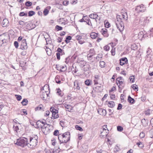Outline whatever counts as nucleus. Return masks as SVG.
<instances>
[{
  "instance_id": "obj_3",
  "label": "nucleus",
  "mask_w": 153,
  "mask_h": 153,
  "mask_svg": "<svg viewBox=\"0 0 153 153\" xmlns=\"http://www.w3.org/2000/svg\"><path fill=\"white\" fill-rule=\"evenodd\" d=\"M121 18L122 16L120 15H117L116 18L117 21H115V24L117 28L120 32H122L124 30V26L122 22Z\"/></svg>"
},
{
  "instance_id": "obj_18",
  "label": "nucleus",
  "mask_w": 153,
  "mask_h": 153,
  "mask_svg": "<svg viewBox=\"0 0 153 153\" xmlns=\"http://www.w3.org/2000/svg\"><path fill=\"white\" fill-rule=\"evenodd\" d=\"M19 126L20 125H13V130L17 133L18 132H19Z\"/></svg>"
},
{
  "instance_id": "obj_26",
  "label": "nucleus",
  "mask_w": 153,
  "mask_h": 153,
  "mask_svg": "<svg viewBox=\"0 0 153 153\" xmlns=\"http://www.w3.org/2000/svg\"><path fill=\"white\" fill-rule=\"evenodd\" d=\"M89 16L91 18L97 19V18L98 17V15L97 14H91L89 15Z\"/></svg>"
},
{
  "instance_id": "obj_49",
  "label": "nucleus",
  "mask_w": 153,
  "mask_h": 153,
  "mask_svg": "<svg viewBox=\"0 0 153 153\" xmlns=\"http://www.w3.org/2000/svg\"><path fill=\"white\" fill-rule=\"evenodd\" d=\"M15 96L18 101H20L21 100L22 97L21 95L16 94Z\"/></svg>"
},
{
  "instance_id": "obj_31",
  "label": "nucleus",
  "mask_w": 153,
  "mask_h": 153,
  "mask_svg": "<svg viewBox=\"0 0 153 153\" xmlns=\"http://www.w3.org/2000/svg\"><path fill=\"white\" fill-rule=\"evenodd\" d=\"M140 19H139V17H137L134 20V23L136 25L140 24Z\"/></svg>"
},
{
  "instance_id": "obj_36",
  "label": "nucleus",
  "mask_w": 153,
  "mask_h": 153,
  "mask_svg": "<svg viewBox=\"0 0 153 153\" xmlns=\"http://www.w3.org/2000/svg\"><path fill=\"white\" fill-rule=\"evenodd\" d=\"M59 76H57L55 78V80L56 82L58 84H60L61 83V81L59 79Z\"/></svg>"
},
{
  "instance_id": "obj_10",
  "label": "nucleus",
  "mask_w": 153,
  "mask_h": 153,
  "mask_svg": "<svg viewBox=\"0 0 153 153\" xmlns=\"http://www.w3.org/2000/svg\"><path fill=\"white\" fill-rule=\"evenodd\" d=\"M120 63L121 65H123L125 63H127L128 62V59L126 57L121 58L120 60Z\"/></svg>"
},
{
  "instance_id": "obj_41",
  "label": "nucleus",
  "mask_w": 153,
  "mask_h": 153,
  "mask_svg": "<svg viewBox=\"0 0 153 153\" xmlns=\"http://www.w3.org/2000/svg\"><path fill=\"white\" fill-rule=\"evenodd\" d=\"M57 90V93L58 94V95L59 96L62 97L63 96V94L62 93H61L60 92L61 91V90L59 88H58L56 89Z\"/></svg>"
},
{
  "instance_id": "obj_35",
  "label": "nucleus",
  "mask_w": 153,
  "mask_h": 153,
  "mask_svg": "<svg viewBox=\"0 0 153 153\" xmlns=\"http://www.w3.org/2000/svg\"><path fill=\"white\" fill-rule=\"evenodd\" d=\"M95 52L94 49H91L90 50L89 54H91L94 56L95 54Z\"/></svg>"
},
{
  "instance_id": "obj_52",
  "label": "nucleus",
  "mask_w": 153,
  "mask_h": 153,
  "mask_svg": "<svg viewBox=\"0 0 153 153\" xmlns=\"http://www.w3.org/2000/svg\"><path fill=\"white\" fill-rule=\"evenodd\" d=\"M117 131H121L123 130V128L120 126H117Z\"/></svg>"
},
{
  "instance_id": "obj_24",
  "label": "nucleus",
  "mask_w": 153,
  "mask_h": 153,
  "mask_svg": "<svg viewBox=\"0 0 153 153\" xmlns=\"http://www.w3.org/2000/svg\"><path fill=\"white\" fill-rule=\"evenodd\" d=\"M128 101L130 103L133 104L134 102V100L131 98L130 95L128 97Z\"/></svg>"
},
{
  "instance_id": "obj_61",
  "label": "nucleus",
  "mask_w": 153,
  "mask_h": 153,
  "mask_svg": "<svg viewBox=\"0 0 153 153\" xmlns=\"http://www.w3.org/2000/svg\"><path fill=\"white\" fill-rule=\"evenodd\" d=\"M145 136V133L143 132H141L140 134V137L141 138H143Z\"/></svg>"
},
{
  "instance_id": "obj_2",
  "label": "nucleus",
  "mask_w": 153,
  "mask_h": 153,
  "mask_svg": "<svg viewBox=\"0 0 153 153\" xmlns=\"http://www.w3.org/2000/svg\"><path fill=\"white\" fill-rule=\"evenodd\" d=\"M28 139V147L30 148H33L35 147L38 143V137L37 135L27 138Z\"/></svg>"
},
{
  "instance_id": "obj_51",
  "label": "nucleus",
  "mask_w": 153,
  "mask_h": 153,
  "mask_svg": "<svg viewBox=\"0 0 153 153\" xmlns=\"http://www.w3.org/2000/svg\"><path fill=\"white\" fill-rule=\"evenodd\" d=\"M19 15L20 16H27V13H25L24 12H21L19 13Z\"/></svg>"
},
{
  "instance_id": "obj_50",
  "label": "nucleus",
  "mask_w": 153,
  "mask_h": 153,
  "mask_svg": "<svg viewBox=\"0 0 153 153\" xmlns=\"http://www.w3.org/2000/svg\"><path fill=\"white\" fill-rule=\"evenodd\" d=\"M55 28L57 31L61 30L62 29V27L58 25H56V26Z\"/></svg>"
},
{
  "instance_id": "obj_45",
  "label": "nucleus",
  "mask_w": 153,
  "mask_h": 153,
  "mask_svg": "<svg viewBox=\"0 0 153 153\" xmlns=\"http://www.w3.org/2000/svg\"><path fill=\"white\" fill-rule=\"evenodd\" d=\"M25 5L27 7H30L32 5V3L30 1H27L25 2Z\"/></svg>"
},
{
  "instance_id": "obj_21",
  "label": "nucleus",
  "mask_w": 153,
  "mask_h": 153,
  "mask_svg": "<svg viewBox=\"0 0 153 153\" xmlns=\"http://www.w3.org/2000/svg\"><path fill=\"white\" fill-rule=\"evenodd\" d=\"M36 125L38 128H44L42 124L41 123V121L38 120L36 122Z\"/></svg>"
},
{
  "instance_id": "obj_42",
  "label": "nucleus",
  "mask_w": 153,
  "mask_h": 153,
  "mask_svg": "<svg viewBox=\"0 0 153 153\" xmlns=\"http://www.w3.org/2000/svg\"><path fill=\"white\" fill-rule=\"evenodd\" d=\"M137 48V47L135 44H133L131 45V49L132 50H135Z\"/></svg>"
},
{
  "instance_id": "obj_58",
  "label": "nucleus",
  "mask_w": 153,
  "mask_h": 153,
  "mask_svg": "<svg viewBox=\"0 0 153 153\" xmlns=\"http://www.w3.org/2000/svg\"><path fill=\"white\" fill-rule=\"evenodd\" d=\"M132 88L134 90L137 89L138 88L137 86L136 85H133L131 86Z\"/></svg>"
},
{
  "instance_id": "obj_14",
  "label": "nucleus",
  "mask_w": 153,
  "mask_h": 153,
  "mask_svg": "<svg viewBox=\"0 0 153 153\" xmlns=\"http://www.w3.org/2000/svg\"><path fill=\"white\" fill-rule=\"evenodd\" d=\"M51 8V7L48 6L44 9L43 11V13L45 16H46L49 13V11L50 10Z\"/></svg>"
},
{
  "instance_id": "obj_39",
  "label": "nucleus",
  "mask_w": 153,
  "mask_h": 153,
  "mask_svg": "<svg viewBox=\"0 0 153 153\" xmlns=\"http://www.w3.org/2000/svg\"><path fill=\"white\" fill-rule=\"evenodd\" d=\"M66 70V68L64 66H60V69L59 70L60 72L65 71Z\"/></svg>"
},
{
  "instance_id": "obj_28",
  "label": "nucleus",
  "mask_w": 153,
  "mask_h": 153,
  "mask_svg": "<svg viewBox=\"0 0 153 153\" xmlns=\"http://www.w3.org/2000/svg\"><path fill=\"white\" fill-rule=\"evenodd\" d=\"M64 106L68 111H70L71 110L72 107L69 105L65 104L64 105Z\"/></svg>"
},
{
  "instance_id": "obj_15",
  "label": "nucleus",
  "mask_w": 153,
  "mask_h": 153,
  "mask_svg": "<svg viewBox=\"0 0 153 153\" xmlns=\"http://www.w3.org/2000/svg\"><path fill=\"white\" fill-rule=\"evenodd\" d=\"M100 131V136L103 138L106 136L108 134V131H107L101 130Z\"/></svg>"
},
{
  "instance_id": "obj_11",
  "label": "nucleus",
  "mask_w": 153,
  "mask_h": 153,
  "mask_svg": "<svg viewBox=\"0 0 153 153\" xmlns=\"http://www.w3.org/2000/svg\"><path fill=\"white\" fill-rule=\"evenodd\" d=\"M48 94L46 91L43 92L41 94L40 97L43 100H46V98L48 97Z\"/></svg>"
},
{
  "instance_id": "obj_32",
  "label": "nucleus",
  "mask_w": 153,
  "mask_h": 153,
  "mask_svg": "<svg viewBox=\"0 0 153 153\" xmlns=\"http://www.w3.org/2000/svg\"><path fill=\"white\" fill-rule=\"evenodd\" d=\"M71 39V37L70 36H68L66 38L65 42L66 44H68L70 42V40Z\"/></svg>"
},
{
  "instance_id": "obj_27",
  "label": "nucleus",
  "mask_w": 153,
  "mask_h": 153,
  "mask_svg": "<svg viewBox=\"0 0 153 153\" xmlns=\"http://www.w3.org/2000/svg\"><path fill=\"white\" fill-rule=\"evenodd\" d=\"M56 51L58 52V53H59L61 55L65 54L63 50L59 48H58Z\"/></svg>"
},
{
  "instance_id": "obj_64",
  "label": "nucleus",
  "mask_w": 153,
  "mask_h": 153,
  "mask_svg": "<svg viewBox=\"0 0 153 153\" xmlns=\"http://www.w3.org/2000/svg\"><path fill=\"white\" fill-rule=\"evenodd\" d=\"M149 33L150 35V36H153V28L151 29L150 30V32H149Z\"/></svg>"
},
{
  "instance_id": "obj_37",
  "label": "nucleus",
  "mask_w": 153,
  "mask_h": 153,
  "mask_svg": "<svg viewBox=\"0 0 153 153\" xmlns=\"http://www.w3.org/2000/svg\"><path fill=\"white\" fill-rule=\"evenodd\" d=\"M100 66L102 68H104L105 64V63L103 61H100Z\"/></svg>"
},
{
  "instance_id": "obj_29",
  "label": "nucleus",
  "mask_w": 153,
  "mask_h": 153,
  "mask_svg": "<svg viewBox=\"0 0 153 153\" xmlns=\"http://www.w3.org/2000/svg\"><path fill=\"white\" fill-rule=\"evenodd\" d=\"M108 105L109 107H113L115 105L113 101H110L108 102Z\"/></svg>"
},
{
  "instance_id": "obj_48",
  "label": "nucleus",
  "mask_w": 153,
  "mask_h": 153,
  "mask_svg": "<svg viewBox=\"0 0 153 153\" xmlns=\"http://www.w3.org/2000/svg\"><path fill=\"white\" fill-rule=\"evenodd\" d=\"M136 144L140 148H143L144 147V145L140 142L138 143H137Z\"/></svg>"
},
{
  "instance_id": "obj_43",
  "label": "nucleus",
  "mask_w": 153,
  "mask_h": 153,
  "mask_svg": "<svg viewBox=\"0 0 153 153\" xmlns=\"http://www.w3.org/2000/svg\"><path fill=\"white\" fill-rule=\"evenodd\" d=\"M35 13L33 11H29L28 13V16H31L34 15Z\"/></svg>"
},
{
  "instance_id": "obj_25",
  "label": "nucleus",
  "mask_w": 153,
  "mask_h": 153,
  "mask_svg": "<svg viewBox=\"0 0 153 153\" xmlns=\"http://www.w3.org/2000/svg\"><path fill=\"white\" fill-rule=\"evenodd\" d=\"M109 45H111L112 48V50L111 51V54L113 56H114L115 55V48L114 47V45H113V43H111Z\"/></svg>"
},
{
  "instance_id": "obj_5",
  "label": "nucleus",
  "mask_w": 153,
  "mask_h": 153,
  "mask_svg": "<svg viewBox=\"0 0 153 153\" xmlns=\"http://www.w3.org/2000/svg\"><path fill=\"white\" fill-rule=\"evenodd\" d=\"M20 47V48L23 50H26L27 49V46L26 39H23L21 41Z\"/></svg>"
},
{
  "instance_id": "obj_60",
  "label": "nucleus",
  "mask_w": 153,
  "mask_h": 153,
  "mask_svg": "<svg viewBox=\"0 0 153 153\" xmlns=\"http://www.w3.org/2000/svg\"><path fill=\"white\" fill-rule=\"evenodd\" d=\"M14 45L16 48H17L19 46V43L17 41H15L14 43Z\"/></svg>"
},
{
  "instance_id": "obj_47",
  "label": "nucleus",
  "mask_w": 153,
  "mask_h": 153,
  "mask_svg": "<svg viewBox=\"0 0 153 153\" xmlns=\"http://www.w3.org/2000/svg\"><path fill=\"white\" fill-rule=\"evenodd\" d=\"M93 55L90 54H88L87 55L88 60L89 61H91L92 59V57Z\"/></svg>"
},
{
  "instance_id": "obj_46",
  "label": "nucleus",
  "mask_w": 153,
  "mask_h": 153,
  "mask_svg": "<svg viewBox=\"0 0 153 153\" xmlns=\"http://www.w3.org/2000/svg\"><path fill=\"white\" fill-rule=\"evenodd\" d=\"M75 127L76 130H79L80 131H82L83 130L82 128L78 125H76Z\"/></svg>"
},
{
  "instance_id": "obj_12",
  "label": "nucleus",
  "mask_w": 153,
  "mask_h": 153,
  "mask_svg": "<svg viewBox=\"0 0 153 153\" xmlns=\"http://www.w3.org/2000/svg\"><path fill=\"white\" fill-rule=\"evenodd\" d=\"M97 111L99 114L102 115H105L106 114V111L102 108L98 109Z\"/></svg>"
},
{
  "instance_id": "obj_22",
  "label": "nucleus",
  "mask_w": 153,
  "mask_h": 153,
  "mask_svg": "<svg viewBox=\"0 0 153 153\" xmlns=\"http://www.w3.org/2000/svg\"><path fill=\"white\" fill-rule=\"evenodd\" d=\"M74 87L76 88L77 90H79L80 88V87L79 86L78 84V82L77 81H75L74 82Z\"/></svg>"
},
{
  "instance_id": "obj_4",
  "label": "nucleus",
  "mask_w": 153,
  "mask_h": 153,
  "mask_svg": "<svg viewBox=\"0 0 153 153\" xmlns=\"http://www.w3.org/2000/svg\"><path fill=\"white\" fill-rule=\"evenodd\" d=\"M28 139L24 137L23 138L19 139L17 140L16 142L15 143L17 145L24 147L26 146H28Z\"/></svg>"
},
{
  "instance_id": "obj_63",
  "label": "nucleus",
  "mask_w": 153,
  "mask_h": 153,
  "mask_svg": "<svg viewBox=\"0 0 153 153\" xmlns=\"http://www.w3.org/2000/svg\"><path fill=\"white\" fill-rule=\"evenodd\" d=\"M45 153H53L52 149H47L45 150Z\"/></svg>"
},
{
  "instance_id": "obj_19",
  "label": "nucleus",
  "mask_w": 153,
  "mask_h": 153,
  "mask_svg": "<svg viewBox=\"0 0 153 153\" xmlns=\"http://www.w3.org/2000/svg\"><path fill=\"white\" fill-rule=\"evenodd\" d=\"M9 23V21L7 19H4L2 22L3 27H6Z\"/></svg>"
},
{
  "instance_id": "obj_62",
  "label": "nucleus",
  "mask_w": 153,
  "mask_h": 153,
  "mask_svg": "<svg viewBox=\"0 0 153 153\" xmlns=\"http://www.w3.org/2000/svg\"><path fill=\"white\" fill-rule=\"evenodd\" d=\"M63 4L65 6L69 4V1L67 0H65L63 1Z\"/></svg>"
},
{
  "instance_id": "obj_16",
  "label": "nucleus",
  "mask_w": 153,
  "mask_h": 153,
  "mask_svg": "<svg viewBox=\"0 0 153 153\" xmlns=\"http://www.w3.org/2000/svg\"><path fill=\"white\" fill-rule=\"evenodd\" d=\"M98 36V34L94 32L90 33V36L92 39H95Z\"/></svg>"
},
{
  "instance_id": "obj_8",
  "label": "nucleus",
  "mask_w": 153,
  "mask_h": 153,
  "mask_svg": "<svg viewBox=\"0 0 153 153\" xmlns=\"http://www.w3.org/2000/svg\"><path fill=\"white\" fill-rule=\"evenodd\" d=\"M5 38L6 36L4 33L0 35V43L3 44L4 43H6Z\"/></svg>"
},
{
  "instance_id": "obj_7",
  "label": "nucleus",
  "mask_w": 153,
  "mask_h": 153,
  "mask_svg": "<svg viewBox=\"0 0 153 153\" xmlns=\"http://www.w3.org/2000/svg\"><path fill=\"white\" fill-rule=\"evenodd\" d=\"M115 91V86H113L111 90L109 91V94L110 95V98L113 100H114L115 94L114 92Z\"/></svg>"
},
{
  "instance_id": "obj_54",
  "label": "nucleus",
  "mask_w": 153,
  "mask_h": 153,
  "mask_svg": "<svg viewBox=\"0 0 153 153\" xmlns=\"http://www.w3.org/2000/svg\"><path fill=\"white\" fill-rule=\"evenodd\" d=\"M86 22L88 25H90L91 26H92V24L90 21L89 18H88V19H87V22Z\"/></svg>"
},
{
  "instance_id": "obj_44",
  "label": "nucleus",
  "mask_w": 153,
  "mask_h": 153,
  "mask_svg": "<svg viewBox=\"0 0 153 153\" xmlns=\"http://www.w3.org/2000/svg\"><path fill=\"white\" fill-rule=\"evenodd\" d=\"M13 125H20V124L17 121L16 119H14L13 120Z\"/></svg>"
},
{
  "instance_id": "obj_57",
  "label": "nucleus",
  "mask_w": 153,
  "mask_h": 153,
  "mask_svg": "<svg viewBox=\"0 0 153 153\" xmlns=\"http://www.w3.org/2000/svg\"><path fill=\"white\" fill-rule=\"evenodd\" d=\"M130 81H131L132 82H134L135 78L134 76H132L129 78Z\"/></svg>"
},
{
  "instance_id": "obj_6",
  "label": "nucleus",
  "mask_w": 153,
  "mask_h": 153,
  "mask_svg": "<svg viewBox=\"0 0 153 153\" xmlns=\"http://www.w3.org/2000/svg\"><path fill=\"white\" fill-rule=\"evenodd\" d=\"M135 10L138 12H143L145 10V8L143 4H141L140 5L137 6Z\"/></svg>"
},
{
  "instance_id": "obj_56",
  "label": "nucleus",
  "mask_w": 153,
  "mask_h": 153,
  "mask_svg": "<svg viewBox=\"0 0 153 153\" xmlns=\"http://www.w3.org/2000/svg\"><path fill=\"white\" fill-rule=\"evenodd\" d=\"M150 110L149 109H148L145 112V114L146 115H150Z\"/></svg>"
},
{
  "instance_id": "obj_38",
  "label": "nucleus",
  "mask_w": 153,
  "mask_h": 153,
  "mask_svg": "<svg viewBox=\"0 0 153 153\" xmlns=\"http://www.w3.org/2000/svg\"><path fill=\"white\" fill-rule=\"evenodd\" d=\"M122 17H123L125 20H127L128 18L127 13L126 12L123 14Z\"/></svg>"
},
{
  "instance_id": "obj_20",
  "label": "nucleus",
  "mask_w": 153,
  "mask_h": 153,
  "mask_svg": "<svg viewBox=\"0 0 153 153\" xmlns=\"http://www.w3.org/2000/svg\"><path fill=\"white\" fill-rule=\"evenodd\" d=\"M139 19H140V25H143L146 22V20L144 17H139Z\"/></svg>"
},
{
  "instance_id": "obj_33",
  "label": "nucleus",
  "mask_w": 153,
  "mask_h": 153,
  "mask_svg": "<svg viewBox=\"0 0 153 153\" xmlns=\"http://www.w3.org/2000/svg\"><path fill=\"white\" fill-rule=\"evenodd\" d=\"M91 81L90 79H87L85 82V85L87 86H89L91 84Z\"/></svg>"
},
{
  "instance_id": "obj_53",
  "label": "nucleus",
  "mask_w": 153,
  "mask_h": 153,
  "mask_svg": "<svg viewBox=\"0 0 153 153\" xmlns=\"http://www.w3.org/2000/svg\"><path fill=\"white\" fill-rule=\"evenodd\" d=\"M102 131H108V130L107 128V126L106 125H104L102 126Z\"/></svg>"
},
{
  "instance_id": "obj_59",
  "label": "nucleus",
  "mask_w": 153,
  "mask_h": 153,
  "mask_svg": "<svg viewBox=\"0 0 153 153\" xmlns=\"http://www.w3.org/2000/svg\"><path fill=\"white\" fill-rule=\"evenodd\" d=\"M59 131L57 130H56L54 131L53 132V135L55 136H57L59 135Z\"/></svg>"
},
{
  "instance_id": "obj_23",
  "label": "nucleus",
  "mask_w": 153,
  "mask_h": 153,
  "mask_svg": "<svg viewBox=\"0 0 153 153\" xmlns=\"http://www.w3.org/2000/svg\"><path fill=\"white\" fill-rule=\"evenodd\" d=\"M44 108L43 105L42 104H40L38 106L36 107L35 108V110L36 111H37L38 110H41L44 111Z\"/></svg>"
},
{
  "instance_id": "obj_55",
  "label": "nucleus",
  "mask_w": 153,
  "mask_h": 153,
  "mask_svg": "<svg viewBox=\"0 0 153 153\" xmlns=\"http://www.w3.org/2000/svg\"><path fill=\"white\" fill-rule=\"evenodd\" d=\"M109 48L110 47L108 45L105 46L103 48L104 50L106 51H108L109 50Z\"/></svg>"
},
{
  "instance_id": "obj_9",
  "label": "nucleus",
  "mask_w": 153,
  "mask_h": 153,
  "mask_svg": "<svg viewBox=\"0 0 153 153\" xmlns=\"http://www.w3.org/2000/svg\"><path fill=\"white\" fill-rule=\"evenodd\" d=\"M123 83V82L122 80L121 77H118L116 79V83L118 85L119 88H120V85H121Z\"/></svg>"
},
{
  "instance_id": "obj_1",
  "label": "nucleus",
  "mask_w": 153,
  "mask_h": 153,
  "mask_svg": "<svg viewBox=\"0 0 153 153\" xmlns=\"http://www.w3.org/2000/svg\"><path fill=\"white\" fill-rule=\"evenodd\" d=\"M70 134L69 132H66L62 134H59L58 136V139L59 143H66L70 140Z\"/></svg>"
},
{
  "instance_id": "obj_13",
  "label": "nucleus",
  "mask_w": 153,
  "mask_h": 153,
  "mask_svg": "<svg viewBox=\"0 0 153 153\" xmlns=\"http://www.w3.org/2000/svg\"><path fill=\"white\" fill-rule=\"evenodd\" d=\"M54 111V112L52 113V117L54 119L57 118L59 117L58 114V110H55Z\"/></svg>"
},
{
  "instance_id": "obj_40",
  "label": "nucleus",
  "mask_w": 153,
  "mask_h": 153,
  "mask_svg": "<svg viewBox=\"0 0 153 153\" xmlns=\"http://www.w3.org/2000/svg\"><path fill=\"white\" fill-rule=\"evenodd\" d=\"M104 25L105 27L106 28H108L110 26L109 23L107 21H106V20L105 21Z\"/></svg>"
},
{
  "instance_id": "obj_17",
  "label": "nucleus",
  "mask_w": 153,
  "mask_h": 153,
  "mask_svg": "<svg viewBox=\"0 0 153 153\" xmlns=\"http://www.w3.org/2000/svg\"><path fill=\"white\" fill-rule=\"evenodd\" d=\"M101 32L104 36L107 37L108 36V35L107 33V30L105 28L102 29Z\"/></svg>"
},
{
  "instance_id": "obj_34",
  "label": "nucleus",
  "mask_w": 153,
  "mask_h": 153,
  "mask_svg": "<svg viewBox=\"0 0 153 153\" xmlns=\"http://www.w3.org/2000/svg\"><path fill=\"white\" fill-rule=\"evenodd\" d=\"M102 57V54H99L97 55V56L96 58V59L97 61H99Z\"/></svg>"
},
{
  "instance_id": "obj_30",
  "label": "nucleus",
  "mask_w": 153,
  "mask_h": 153,
  "mask_svg": "<svg viewBox=\"0 0 153 153\" xmlns=\"http://www.w3.org/2000/svg\"><path fill=\"white\" fill-rule=\"evenodd\" d=\"M22 105L25 106L28 103V101L26 99H24L21 102Z\"/></svg>"
}]
</instances>
